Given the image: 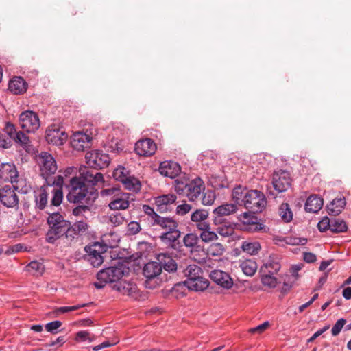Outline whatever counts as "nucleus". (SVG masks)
<instances>
[{
	"label": "nucleus",
	"instance_id": "09e8293b",
	"mask_svg": "<svg viewBox=\"0 0 351 351\" xmlns=\"http://www.w3.org/2000/svg\"><path fill=\"white\" fill-rule=\"evenodd\" d=\"M29 271H34L36 275H42L45 270V267L43 263L38 261H32L27 265Z\"/></svg>",
	"mask_w": 351,
	"mask_h": 351
},
{
	"label": "nucleus",
	"instance_id": "9d476101",
	"mask_svg": "<svg viewBox=\"0 0 351 351\" xmlns=\"http://www.w3.org/2000/svg\"><path fill=\"white\" fill-rule=\"evenodd\" d=\"M45 138L48 143L60 146L66 142L68 135L59 126L52 125L47 129Z\"/></svg>",
	"mask_w": 351,
	"mask_h": 351
},
{
	"label": "nucleus",
	"instance_id": "f8f14e48",
	"mask_svg": "<svg viewBox=\"0 0 351 351\" xmlns=\"http://www.w3.org/2000/svg\"><path fill=\"white\" fill-rule=\"evenodd\" d=\"M291 179L289 172L280 170L276 171L272 177V185L278 193L286 191L291 186Z\"/></svg>",
	"mask_w": 351,
	"mask_h": 351
},
{
	"label": "nucleus",
	"instance_id": "c9c22d12",
	"mask_svg": "<svg viewBox=\"0 0 351 351\" xmlns=\"http://www.w3.org/2000/svg\"><path fill=\"white\" fill-rule=\"evenodd\" d=\"M184 274L186 277L185 281H192L202 275V269L197 265H189L184 270Z\"/></svg>",
	"mask_w": 351,
	"mask_h": 351
},
{
	"label": "nucleus",
	"instance_id": "de8ad7c7",
	"mask_svg": "<svg viewBox=\"0 0 351 351\" xmlns=\"http://www.w3.org/2000/svg\"><path fill=\"white\" fill-rule=\"evenodd\" d=\"M198 237L193 233L186 234L183 239L184 244L187 247H194L198 243Z\"/></svg>",
	"mask_w": 351,
	"mask_h": 351
},
{
	"label": "nucleus",
	"instance_id": "20e7f679",
	"mask_svg": "<svg viewBox=\"0 0 351 351\" xmlns=\"http://www.w3.org/2000/svg\"><path fill=\"white\" fill-rule=\"evenodd\" d=\"M267 200L265 195L258 190H250L245 195L242 206L256 213L261 212L266 206Z\"/></svg>",
	"mask_w": 351,
	"mask_h": 351
},
{
	"label": "nucleus",
	"instance_id": "0eeeda50",
	"mask_svg": "<svg viewBox=\"0 0 351 351\" xmlns=\"http://www.w3.org/2000/svg\"><path fill=\"white\" fill-rule=\"evenodd\" d=\"M143 272L147 280L145 287L154 289L158 284L157 277L161 274V265L158 261L149 262L145 265Z\"/></svg>",
	"mask_w": 351,
	"mask_h": 351
},
{
	"label": "nucleus",
	"instance_id": "aec40b11",
	"mask_svg": "<svg viewBox=\"0 0 351 351\" xmlns=\"http://www.w3.org/2000/svg\"><path fill=\"white\" fill-rule=\"evenodd\" d=\"M210 278L221 287L229 289L233 285L230 276L221 270H213L210 274Z\"/></svg>",
	"mask_w": 351,
	"mask_h": 351
},
{
	"label": "nucleus",
	"instance_id": "13d9d810",
	"mask_svg": "<svg viewBox=\"0 0 351 351\" xmlns=\"http://www.w3.org/2000/svg\"><path fill=\"white\" fill-rule=\"evenodd\" d=\"M346 322V319H344L343 318L339 319L332 328V330H331L332 335L333 336L338 335L339 334V332H341L342 328L345 325Z\"/></svg>",
	"mask_w": 351,
	"mask_h": 351
},
{
	"label": "nucleus",
	"instance_id": "ea45409f",
	"mask_svg": "<svg viewBox=\"0 0 351 351\" xmlns=\"http://www.w3.org/2000/svg\"><path fill=\"white\" fill-rule=\"evenodd\" d=\"M278 214L284 222H290L293 219V213L287 203H282L280 205Z\"/></svg>",
	"mask_w": 351,
	"mask_h": 351
},
{
	"label": "nucleus",
	"instance_id": "a19ab883",
	"mask_svg": "<svg viewBox=\"0 0 351 351\" xmlns=\"http://www.w3.org/2000/svg\"><path fill=\"white\" fill-rule=\"evenodd\" d=\"M176 200V196L173 194H167L158 197L156 199V205L163 209L164 206H167L174 203Z\"/></svg>",
	"mask_w": 351,
	"mask_h": 351
},
{
	"label": "nucleus",
	"instance_id": "4c0bfd02",
	"mask_svg": "<svg viewBox=\"0 0 351 351\" xmlns=\"http://www.w3.org/2000/svg\"><path fill=\"white\" fill-rule=\"evenodd\" d=\"M123 180L124 181L122 183L126 189L134 192H138L140 191L141 184L137 178L134 176H128Z\"/></svg>",
	"mask_w": 351,
	"mask_h": 351
},
{
	"label": "nucleus",
	"instance_id": "0e129e2a",
	"mask_svg": "<svg viewBox=\"0 0 351 351\" xmlns=\"http://www.w3.org/2000/svg\"><path fill=\"white\" fill-rule=\"evenodd\" d=\"M210 183L215 189H219L226 186L227 182L224 180H218V178L213 177L210 180Z\"/></svg>",
	"mask_w": 351,
	"mask_h": 351
},
{
	"label": "nucleus",
	"instance_id": "393cba45",
	"mask_svg": "<svg viewBox=\"0 0 351 351\" xmlns=\"http://www.w3.org/2000/svg\"><path fill=\"white\" fill-rule=\"evenodd\" d=\"M48 187L41 186L34 191V202L36 208L43 210L48 202Z\"/></svg>",
	"mask_w": 351,
	"mask_h": 351
},
{
	"label": "nucleus",
	"instance_id": "2f4dec72",
	"mask_svg": "<svg viewBox=\"0 0 351 351\" xmlns=\"http://www.w3.org/2000/svg\"><path fill=\"white\" fill-rule=\"evenodd\" d=\"M346 205L344 197L335 198L327 206L328 213L330 215L337 216L341 213Z\"/></svg>",
	"mask_w": 351,
	"mask_h": 351
},
{
	"label": "nucleus",
	"instance_id": "37998d69",
	"mask_svg": "<svg viewBox=\"0 0 351 351\" xmlns=\"http://www.w3.org/2000/svg\"><path fill=\"white\" fill-rule=\"evenodd\" d=\"M207 254L213 256H219L225 251L224 246L220 243H213L207 248Z\"/></svg>",
	"mask_w": 351,
	"mask_h": 351
},
{
	"label": "nucleus",
	"instance_id": "ddd939ff",
	"mask_svg": "<svg viewBox=\"0 0 351 351\" xmlns=\"http://www.w3.org/2000/svg\"><path fill=\"white\" fill-rule=\"evenodd\" d=\"M112 289L134 300H138L141 296L136 285L132 282L120 280L112 285Z\"/></svg>",
	"mask_w": 351,
	"mask_h": 351
},
{
	"label": "nucleus",
	"instance_id": "a878e982",
	"mask_svg": "<svg viewBox=\"0 0 351 351\" xmlns=\"http://www.w3.org/2000/svg\"><path fill=\"white\" fill-rule=\"evenodd\" d=\"M27 84L21 77H15L9 82L8 88L15 95H20L27 90Z\"/></svg>",
	"mask_w": 351,
	"mask_h": 351
},
{
	"label": "nucleus",
	"instance_id": "5fc2aeb1",
	"mask_svg": "<svg viewBox=\"0 0 351 351\" xmlns=\"http://www.w3.org/2000/svg\"><path fill=\"white\" fill-rule=\"evenodd\" d=\"M332 219H329L328 217H324L318 223L317 228L321 232H325L326 230L331 228Z\"/></svg>",
	"mask_w": 351,
	"mask_h": 351
},
{
	"label": "nucleus",
	"instance_id": "a18cd8bd",
	"mask_svg": "<svg viewBox=\"0 0 351 351\" xmlns=\"http://www.w3.org/2000/svg\"><path fill=\"white\" fill-rule=\"evenodd\" d=\"M271 274H263L261 278V282L264 286H267L269 288H274L277 285V279Z\"/></svg>",
	"mask_w": 351,
	"mask_h": 351
},
{
	"label": "nucleus",
	"instance_id": "6e6d98bb",
	"mask_svg": "<svg viewBox=\"0 0 351 351\" xmlns=\"http://www.w3.org/2000/svg\"><path fill=\"white\" fill-rule=\"evenodd\" d=\"M141 230V225L138 222L132 221L128 224V233L131 235L138 234Z\"/></svg>",
	"mask_w": 351,
	"mask_h": 351
},
{
	"label": "nucleus",
	"instance_id": "5701e85b",
	"mask_svg": "<svg viewBox=\"0 0 351 351\" xmlns=\"http://www.w3.org/2000/svg\"><path fill=\"white\" fill-rule=\"evenodd\" d=\"M156 260L162 268L168 271L173 272L177 269V263L176 261L167 253H160L156 256Z\"/></svg>",
	"mask_w": 351,
	"mask_h": 351
},
{
	"label": "nucleus",
	"instance_id": "b1692460",
	"mask_svg": "<svg viewBox=\"0 0 351 351\" xmlns=\"http://www.w3.org/2000/svg\"><path fill=\"white\" fill-rule=\"evenodd\" d=\"M131 194L130 193H121L118 196L111 201L109 204V207L111 210H124L129 206L130 200H132L133 198H130Z\"/></svg>",
	"mask_w": 351,
	"mask_h": 351
},
{
	"label": "nucleus",
	"instance_id": "cd10ccee",
	"mask_svg": "<svg viewBox=\"0 0 351 351\" xmlns=\"http://www.w3.org/2000/svg\"><path fill=\"white\" fill-rule=\"evenodd\" d=\"M201 231L199 237L202 241L209 243L216 241L218 239L217 232L211 230L210 223H202L199 225V229Z\"/></svg>",
	"mask_w": 351,
	"mask_h": 351
},
{
	"label": "nucleus",
	"instance_id": "680f3d73",
	"mask_svg": "<svg viewBox=\"0 0 351 351\" xmlns=\"http://www.w3.org/2000/svg\"><path fill=\"white\" fill-rule=\"evenodd\" d=\"M90 212V208L88 206H78L73 210V215L75 216H84L85 213Z\"/></svg>",
	"mask_w": 351,
	"mask_h": 351
},
{
	"label": "nucleus",
	"instance_id": "7c9ffc66",
	"mask_svg": "<svg viewBox=\"0 0 351 351\" xmlns=\"http://www.w3.org/2000/svg\"><path fill=\"white\" fill-rule=\"evenodd\" d=\"M209 213L206 209H197L191 215V220L196 223V227L199 229V225L202 223H209L206 221L208 218Z\"/></svg>",
	"mask_w": 351,
	"mask_h": 351
},
{
	"label": "nucleus",
	"instance_id": "4468645a",
	"mask_svg": "<svg viewBox=\"0 0 351 351\" xmlns=\"http://www.w3.org/2000/svg\"><path fill=\"white\" fill-rule=\"evenodd\" d=\"M0 201L8 208H14L18 206L19 197L15 190L8 185L0 189Z\"/></svg>",
	"mask_w": 351,
	"mask_h": 351
},
{
	"label": "nucleus",
	"instance_id": "603ef678",
	"mask_svg": "<svg viewBox=\"0 0 351 351\" xmlns=\"http://www.w3.org/2000/svg\"><path fill=\"white\" fill-rule=\"evenodd\" d=\"M14 140L25 147L28 146L29 144V139L28 136L22 132H18L16 133V136L14 137Z\"/></svg>",
	"mask_w": 351,
	"mask_h": 351
},
{
	"label": "nucleus",
	"instance_id": "423d86ee",
	"mask_svg": "<svg viewBox=\"0 0 351 351\" xmlns=\"http://www.w3.org/2000/svg\"><path fill=\"white\" fill-rule=\"evenodd\" d=\"M125 272V268L122 265L110 267L99 271L97 274V278L108 283L115 284L120 281Z\"/></svg>",
	"mask_w": 351,
	"mask_h": 351
},
{
	"label": "nucleus",
	"instance_id": "6ab92c4d",
	"mask_svg": "<svg viewBox=\"0 0 351 351\" xmlns=\"http://www.w3.org/2000/svg\"><path fill=\"white\" fill-rule=\"evenodd\" d=\"M181 236V232L178 228H176L171 231L163 232L159 237L160 240L167 245V246L177 249L179 246L178 239Z\"/></svg>",
	"mask_w": 351,
	"mask_h": 351
},
{
	"label": "nucleus",
	"instance_id": "58836bf2",
	"mask_svg": "<svg viewBox=\"0 0 351 351\" xmlns=\"http://www.w3.org/2000/svg\"><path fill=\"white\" fill-rule=\"evenodd\" d=\"M330 230L335 233L345 232L348 230V226L341 218H332Z\"/></svg>",
	"mask_w": 351,
	"mask_h": 351
},
{
	"label": "nucleus",
	"instance_id": "338daca9",
	"mask_svg": "<svg viewBox=\"0 0 351 351\" xmlns=\"http://www.w3.org/2000/svg\"><path fill=\"white\" fill-rule=\"evenodd\" d=\"M86 305H87L86 304H82L75 305V306H72L60 307L58 309V312L64 313L70 312L72 311L77 310V309L80 308L81 307L86 306Z\"/></svg>",
	"mask_w": 351,
	"mask_h": 351
},
{
	"label": "nucleus",
	"instance_id": "49530a36",
	"mask_svg": "<svg viewBox=\"0 0 351 351\" xmlns=\"http://www.w3.org/2000/svg\"><path fill=\"white\" fill-rule=\"evenodd\" d=\"M203 195L202 197V203L205 206L212 205L216 198L215 193L214 191L211 190H207L206 191L202 193Z\"/></svg>",
	"mask_w": 351,
	"mask_h": 351
},
{
	"label": "nucleus",
	"instance_id": "f03ea898",
	"mask_svg": "<svg viewBox=\"0 0 351 351\" xmlns=\"http://www.w3.org/2000/svg\"><path fill=\"white\" fill-rule=\"evenodd\" d=\"M47 222L49 229L46 233L45 239L47 243L53 244L64 236L69 221L64 219L59 213H53L48 216Z\"/></svg>",
	"mask_w": 351,
	"mask_h": 351
},
{
	"label": "nucleus",
	"instance_id": "69168bd1",
	"mask_svg": "<svg viewBox=\"0 0 351 351\" xmlns=\"http://www.w3.org/2000/svg\"><path fill=\"white\" fill-rule=\"evenodd\" d=\"M73 227L79 232H84L88 228V224L84 221H77L73 225Z\"/></svg>",
	"mask_w": 351,
	"mask_h": 351
},
{
	"label": "nucleus",
	"instance_id": "f3484780",
	"mask_svg": "<svg viewBox=\"0 0 351 351\" xmlns=\"http://www.w3.org/2000/svg\"><path fill=\"white\" fill-rule=\"evenodd\" d=\"M156 143L150 138L138 141L135 145L136 154L143 156L153 155L156 152Z\"/></svg>",
	"mask_w": 351,
	"mask_h": 351
},
{
	"label": "nucleus",
	"instance_id": "3c124183",
	"mask_svg": "<svg viewBox=\"0 0 351 351\" xmlns=\"http://www.w3.org/2000/svg\"><path fill=\"white\" fill-rule=\"evenodd\" d=\"M109 220L114 226H119L125 221V218L121 213H116L110 215Z\"/></svg>",
	"mask_w": 351,
	"mask_h": 351
},
{
	"label": "nucleus",
	"instance_id": "4d7b16f0",
	"mask_svg": "<svg viewBox=\"0 0 351 351\" xmlns=\"http://www.w3.org/2000/svg\"><path fill=\"white\" fill-rule=\"evenodd\" d=\"M76 340L92 342L94 340V337L91 336L90 332L88 331H79L76 334Z\"/></svg>",
	"mask_w": 351,
	"mask_h": 351
},
{
	"label": "nucleus",
	"instance_id": "2eb2a0df",
	"mask_svg": "<svg viewBox=\"0 0 351 351\" xmlns=\"http://www.w3.org/2000/svg\"><path fill=\"white\" fill-rule=\"evenodd\" d=\"M92 136L82 132L74 133L71 136V144L77 151H83L90 146Z\"/></svg>",
	"mask_w": 351,
	"mask_h": 351
},
{
	"label": "nucleus",
	"instance_id": "e2e57ef3",
	"mask_svg": "<svg viewBox=\"0 0 351 351\" xmlns=\"http://www.w3.org/2000/svg\"><path fill=\"white\" fill-rule=\"evenodd\" d=\"M79 232L76 231V230L71 225V223L69 221V225L67 226V230L65 231L64 236L66 239L69 240L73 239Z\"/></svg>",
	"mask_w": 351,
	"mask_h": 351
},
{
	"label": "nucleus",
	"instance_id": "9b49d317",
	"mask_svg": "<svg viewBox=\"0 0 351 351\" xmlns=\"http://www.w3.org/2000/svg\"><path fill=\"white\" fill-rule=\"evenodd\" d=\"M41 175L45 179L57 171V165L54 158L47 152H42L39 156Z\"/></svg>",
	"mask_w": 351,
	"mask_h": 351
},
{
	"label": "nucleus",
	"instance_id": "79ce46f5",
	"mask_svg": "<svg viewBox=\"0 0 351 351\" xmlns=\"http://www.w3.org/2000/svg\"><path fill=\"white\" fill-rule=\"evenodd\" d=\"M143 211L147 215V221L150 226H154L155 221L159 217L154 210L149 205H143L142 207Z\"/></svg>",
	"mask_w": 351,
	"mask_h": 351
},
{
	"label": "nucleus",
	"instance_id": "864d4df0",
	"mask_svg": "<svg viewBox=\"0 0 351 351\" xmlns=\"http://www.w3.org/2000/svg\"><path fill=\"white\" fill-rule=\"evenodd\" d=\"M113 177L117 180H119L123 182L124 181L123 180L127 178L128 176L126 173L125 169L123 167H119L114 171Z\"/></svg>",
	"mask_w": 351,
	"mask_h": 351
},
{
	"label": "nucleus",
	"instance_id": "c85d7f7f",
	"mask_svg": "<svg viewBox=\"0 0 351 351\" xmlns=\"http://www.w3.org/2000/svg\"><path fill=\"white\" fill-rule=\"evenodd\" d=\"M154 226H158L164 230L163 232H167L178 228V223L171 217L160 215L155 221Z\"/></svg>",
	"mask_w": 351,
	"mask_h": 351
},
{
	"label": "nucleus",
	"instance_id": "f257e3e1",
	"mask_svg": "<svg viewBox=\"0 0 351 351\" xmlns=\"http://www.w3.org/2000/svg\"><path fill=\"white\" fill-rule=\"evenodd\" d=\"M104 182L103 175L86 167L81 168L79 176H75L70 180L68 186L67 199L71 203H81L88 193H92L94 186Z\"/></svg>",
	"mask_w": 351,
	"mask_h": 351
},
{
	"label": "nucleus",
	"instance_id": "39448f33",
	"mask_svg": "<svg viewBox=\"0 0 351 351\" xmlns=\"http://www.w3.org/2000/svg\"><path fill=\"white\" fill-rule=\"evenodd\" d=\"M86 163L92 170L97 171V169H102L108 166L110 157L108 154L97 150L89 152L86 154Z\"/></svg>",
	"mask_w": 351,
	"mask_h": 351
},
{
	"label": "nucleus",
	"instance_id": "c03bdc74",
	"mask_svg": "<svg viewBox=\"0 0 351 351\" xmlns=\"http://www.w3.org/2000/svg\"><path fill=\"white\" fill-rule=\"evenodd\" d=\"M241 248L245 252L252 255L258 252L261 248V245L258 242L245 241L243 243Z\"/></svg>",
	"mask_w": 351,
	"mask_h": 351
},
{
	"label": "nucleus",
	"instance_id": "f704fd0d",
	"mask_svg": "<svg viewBox=\"0 0 351 351\" xmlns=\"http://www.w3.org/2000/svg\"><path fill=\"white\" fill-rule=\"evenodd\" d=\"M217 226L216 232L222 237L231 236L234 232L235 224L233 223L221 221V223Z\"/></svg>",
	"mask_w": 351,
	"mask_h": 351
},
{
	"label": "nucleus",
	"instance_id": "7ed1b4c3",
	"mask_svg": "<svg viewBox=\"0 0 351 351\" xmlns=\"http://www.w3.org/2000/svg\"><path fill=\"white\" fill-rule=\"evenodd\" d=\"M174 189L177 193L186 196L191 202H195L199 199L205 186L204 182L197 178L189 182L176 180Z\"/></svg>",
	"mask_w": 351,
	"mask_h": 351
},
{
	"label": "nucleus",
	"instance_id": "473e14b6",
	"mask_svg": "<svg viewBox=\"0 0 351 351\" xmlns=\"http://www.w3.org/2000/svg\"><path fill=\"white\" fill-rule=\"evenodd\" d=\"M280 269V264L277 258L274 256H269L268 261L264 264V266L261 267V271L262 273H266L274 274L278 271Z\"/></svg>",
	"mask_w": 351,
	"mask_h": 351
},
{
	"label": "nucleus",
	"instance_id": "bb28decb",
	"mask_svg": "<svg viewBox=\"0 0 351 351\" xmlns=\"http://www.w3.org/2000/svg\"><path fill=\"white\" fill-rule=\"evenodd\" d=\"M184 285L190 290L202 291L208 287L209 282L201 275L192 281H184Z\"/></svg>",
	"mask_w": 351,
	"mask_h": 351
},
{
	"label": "nucleus",
	"instance_id": "dca6fc26",
	"mask_svg": "<svg viewBox=\"0 0 351 351\" xmlns=\"http://www.w3.org/2000/svg\"><path fill=\"white\" fill-rule=\"evenodd\" d=\"M101 246L98 243H95L90 246L85 247V251L87 252L86 259L94 267H97L100 266L103 261V256L101 252L98 248Z\"/></svg>",
	"mask_w": 351,
	"mask_h": 351
},
{
	"label": "nucleus",
	"instance_id": "1a4fd4ad",
	"mask_svg": "<svg viewBox=\"0 0 351 351\" xmlns=\"http://www.w3.org/2000/svg\"><path fill=\"white\" fill-rule=\"evenodd\" d=\"M0 179L4 182H10V183H16L14 186L19 189L23 180H18V171L15 165L12 163H3L0 166Z\"/></svg>",
	"mask_w": 351,
	"mask_h": 351
},
{
	"label": "nucleus",
	"instance_id": "c756f323",
	"mask_svg": "<svg viewBox=\"0 0 351 351\" xmlns=\"http://www.w3.org/2000/svg\"><path fill=\"white\" fill-rule=\"evenodd\" d=\"M323 206V199L320 197L314 195L308 197L305 204V210L309 213H317Z\"/></svg>",
	"mask_w": 351,
	"mask_h": 351
},
{
	"label": "nucleus",
	"instance_id": "412c9836",
	"mask_svg": "<svg viewBox=\"0 0 351 351\" xmlns=\"http://www.w3.org/2000/svg\"><path fill=\"white\" fill-rule=\"evenodd\" d=\"M237 210V206L234 204H222L214 209L213 213L215 217L213 219L215 225L221 223L222 217L228 216L231 214L234 213Z\"/></svg>",
	"mask_w": 351,
	"mask_h": 351
},
{
	"label": "nucleus",
	"instance_id": "72a5a7b5",
	"mask_svg": "<svg viewBox=\"0 0 351 351\" xmlns=\"http://www.w3.org/2000/svg\"><path fill=\"white\" fill-rule=\"evenodd\" d=\"M249 191V189L245 187H243L241 185L236 186L232 191V199L237 204L242 206L244 200L245 199V195H247Z\"/></svg>",
	"mask_w": 351,
	"mask_h": 351
},
{
	"label": "nucleus",
	"instance_id": "6e6552de",
	"mask_svg": "<svg viewBox=\"0 0 351 351\" xmlns=\"http://www.w3.org/2000/svg\"><path fill=\"white\" fill-rule=\"evenodd\" d=\"M19 123L26 132H34L40 127L39 118L33 111H25L20 114Z\"/></svg>",
	"mask_w": 351,
	"mask_h": 351
},
{
	"label": "nucleus",
	"instance_id": "e433bc0d",
	"mask_svg": "<svg viewBox=\"0 0 351 351\" xmlns=\"http://www.w3.org/2000/svg\"><path fill=\"white\" fill-rule=\"evenodd\" d=\"M240 267L246 276H252L257 270V264L254 260L247 259L241 263Z\"/></svg>",
	"mask_w": 351,
	"mask_h": 351
},
{
	"label": "nucleus",
	"instance_id": "bf43d9fd",
	"mask_svg": "<svg viewBox=\"0 0 351 351\" xmlns=\"http://www.w3.org/2000/svg\"><path fill=\"white\" fill-rule=\"evenodd\" d=\"M191 208L192 207L190 204L184 203L177 206L176 213L178 215L184 216L186 214L189 213L191 211Z\"/></svg>",
	"mask_w": 351,
	"mask_h": 351
},
{
	"label": "nucleus",
	"instance_id": "4be33fe9",
	"mask_svg": "<svg viewBox=\"0 0 351 351\" xmlns=\"http://www.w3.org/2000/svg\"><path fill=\"white\" fill-rule=\"evenodd\" d=\"M238 219L243 224L250 226L249 229L252 231L258 232L263 228V225L258 222L257 217L252 211L239 215Z\"/></svg>",
	"mask_w": 351,
	"mask_h": 351
},
{
	"label": "nucleus",
	"instance_id": "774afa93",
	"mask_svg": "<svg viewBox=\"0 0 351 351\" xmlns=\"http://www.w3.org/2000/svg\"><path fill=\"white\" fill-rule=\"evenodd\" d=\"M269 326V322H265L264 323H263L262 324H260L258 325V326L256 327H254V328H250V332L251 333H254V332H258V333H261L263 332L266 328H267V327Z\"/></svg>",
	"mask_w": 351,
	"mask_h": 351
},
{
	"label": "nucleus",
	"instance_id": "052dcab7",
	"mask_svg": "<svg viewBox=\"0 0 351 351\" xmlns=\"http://www.w3.org/2000/svg\"><path fill=\"white\" fill-rule=\"evenodd\" d=\"M62 326V322L60 321H53L49 323H47L45 325V328L47 331L51 333H57L56 330Z\"/></svg>",
	"mask_w": 351,
	"mask_h": 351
},
{
	"label": "nucleus",
	"instance_id": "a211bd4d",
	"mask_svg": "<svg viewBox=\"0 0 351 351\" xmlns=\"http://www.w3.org/2000/svg\"><path fill=\"white\" fill-rule=\"evenodd\" d=\"M158 171L162 176L173 179L180 173L181 167L177 162L164 161L160 163Z\"/></svg>",
	"mask_w": 351,
	"mask_h": 351
},
{
	"label": "nucleus",
	"instance_id": "8fccbe9b",
	"mask_svg": "<svg viewBox=\"0 0 351 351\" xmlns=\"http://www.w3.org/2000/svg\"><path fill=\"white\" fill-rule=\"evenodd\" d=\"M52 193L53 197L51 199V204L56 206L60 205L63 198V193L62 189H53Z\"/></svg>",
	"mask_w": 351,
	"mask_h": 351
}]
</instances>
